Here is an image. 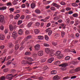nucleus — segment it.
I'll return each mask as SVG.
<instances>
[{"mask_svg":"<svg viewBox=\"0 0 80 80\" xmlns=\"http://www.w3.org/2000/svg\"><path fill=\"white\" fill-rule=\"evenodd\" d=\"M12 37V38H13L14 39H16V38H17V37H18V34L17 33L16 31H14L13 32Z\"/></svg>","mask_w":80,"mask_h":80,"instance_id":"nucleus-1","label":"nucleus"},{"mask_svg":"<svg viewBox=\"0 0 80 80\" xmlns=\"http://www.w3.org/2000/svg\"><path fill=\"white\" fill-rule=\"evenodd\" d=\"M22 65H25V64H28L29 65H32V62H30L28 61H26L25 60H23L22 62Z\"/></svg>","mask_w":80,"mask_h":80,"instance_id":"nucleus-2","label":"nucleus"},{"mask_svg":"<svg viewBox=\"0 0 80 80\" xmlns=\"http://www.w3.org/2000/svg\"><path fill=\"white\" fill-rule=\"evenodd\" d=\"M46 32H49L48 33V35L49 36L51 35L52 33V31L51 30V29L50 28H48L46 30Z\"/></svg>","mask_w":80,"mask_h":80,"instance_id":"nucleus-3","label":"nucleus"},{"mask_svg":"<svg viewBox=\"0 0 80 80\" xmlns=\"http://www.w3.org/2000/svg\"><path fill=\"white\" fill-rule=\"evenodd\" d=\"M4 16L1 15L0 16V22L2 23L4 22Z\"/></svg>","mask_w":80,"mask_h":80,"instance_id":"nucleus-4","label":"nucleus"},{"mask_svg":"<svg viewBox=\"0 0 80 80\" xmlns=\"http://www.w3.org/2000/svg\"><path fill=\"white\" fill-rule=\"evenodd\" d=\"M5 38L4 35L2 34H0V40H4Z\"/></svg>","mask_w":80,"mask_h":80,"instance_id":"nucleus-5","label":"nucleus"},{"mask_svg":"<svg viewBox=\"0 0 80 80\" xmlns=\"http://www.w3.org/2000/svg\"><path fill=\"white\" fill-rule=\"evenodd\" d=\"M9 29L10 31H13V27H16V26H13L12 24L9 25Z\"/></svg>","mask_w":80,"mask_h":80,"instance_id":"nucleus-6","label":"nucleus"},{"mask_svg":"<svg viewBox=\"0 0 80 80\" xmlns=\"http://www.w3.org/2000/svg\"><path fill=\"white\" fill-rule=\"evenodd\" d=\"M34 48L36 50H38L40 48V46L39 44H37L35 46Z\"/></svg>","mask_w":80,"mask_h":80,"instance_id":"nucleus-7","label":"nucleus"},{"mask_svg":"<svg viewBox=\"0 0 80 80\" xmlns=\"http://www.w3.org/2000/svg\"><path fill=\"white\" fill-rule=\"evenodd\" d=\"M60 77L58 75H56V76H54L53 77V80H59V79H60Z\"/></svg>","mask_w":80,"mask_h":80,"instance_id":"nucleus-8","label":"nucleus"},{"mask_svg":"<svg viewBox=\"0 0 80 80\" xmlns=\"http://www.w3.org/2000/svg\"><path fill=\"white\" fill-rule=\"evenodd\" d=\"M38 55L39 56H42L43 55V51H39L38 52Z\"/></svg>","mask_w":80,"mask_h":80,"instance_id":"nucleus-9","label":"nucleus"},{"mask_svg":"<svg viewBox=\"0 0 80 80\" xmlns=\"http://www.w3.org/2000/svg\"><path fill=\"white\" fill-rule=\"evenodd\" d=\"M53 60H54V58H51L48 60V63H51Z\"/></svg>","mask_w":80,"mask_h":80,"instance_id":"nucleus-10","label":"nucleus"},{"mask_svg":"<svg viewBox=\"0 0 80 80\" xmlns=\"http://www.w3.org/2000/svg\"><path fill=\"white\" fill-rule=\"evenodd\" d=\"M68 66V64L67 63H65L63 64H61L59 65V67H65L66 66Z\"/></svg>","mask_w":80,"mask_h":80,"instance_id":"nucleus-11","label":"nucleus"},{"mask_svg":"<svg viewBox=\"0 0 80 80\" xmlns=\"http://www.w3.org/2000/svg\"><path fill=\"white\" fill-rule=\"evenodd\" d=\"M50 51V50L49 48H46L45 49V52H46V53H49Z\"/></svg>","mask_w":80,"mask_h":80,"instance_id":"nucleus-12","label":"nucleus"},{"mask_svg":"<svg viewBox=\"0 0 80 80\" xmlns=\"http://www.w3.org/2000/svg\"><path fill=\"white\" fill-rule=\"evenodd\" d=\"M52 6H53L54 7H60V6L58 4H57V3L53 2L52 4Z\"/></svg>","mask_w":80,"mask_h":80,"instance_id":"nucleus-13","label":"nucleus"},{"mask_svg":"<svg viewBox=\"0 0 80 80\" xmlns=\"http://www.w3.org/2000/svg\"><path fill=\"white\" fill-rule=\"evenodd\" d=\"M5 59H3L2 58H0V62H1V63H4L5 62V59Z\"/></svg>","mask_w":80,"mask_h":80,"instance_id":"nucleus-14","label":"nucleus"},{"mask_svg":"<svg viewBox=\"0 0 80 80\" xmlns=\"http://www.w3.org/2000/svg\"><path fill=\"white\" fill-rule=\"evenodd\" d=\"M31 7L32 8H34L35 7V4L33 3H32L31 4Z\"/></svg>","mask_w":80,"mask_h":80,"instance_id":"nucleus-15","label":"nucleus"},{"mask_svg":"<svg viewBox=\"0 0 80 80\" xmlns=\"http://www.w3.org/2000/svg\"><path fill=\"white\" fill-rule=\"evenodd\" d=\"M29 62H32V61H33V59L32 58H28L27 57V58Z\"/></svg>","mask_w":80,"mask_h":80,"instance_id":"nucleus-16","label":"nucleus"},{"mask_svg":"<svg viewBox=\"0 0 80 80\" xmlns=\"http://www.w3.org/2000/svg\"><path fill=\"white\" fill-rule=\"evenodd\" d=\"M51 74L52 75H54L57 73V71L56 70L52 71L51 72Z\"/></svg>","mask_w":80,"mask_h":80,"instance_id":"nucleus-17","label":"nucleus"},{"mask_svg":"<svg viewBox=\"0 0 80 80\" xmlns=\"http://www.w3.org/2000/svg\"><path fill=\"white\" fill-rule=\"evenodd\" d=\"M6 9H7V7H6L0 8V10H6Z\"/></svg>","mask_w":80,"mask_h":80,"instance_id":"nucleus-18","label":"nucleus"},{"mask_svg":"<svg viewBox=\"0 0 80 80\" xmlns=\"http://www.w3.org/2000/svg\"><path fill=\"white\" fill-rule=\"evenodd\" d=\"M38 39H39V40H43V39L44 38L43 36H38Z\"/></svg>","mask_w":80,"mask_h":80,"instance_id":"nucleus-19","label":"nucleus"},{"mask_svg":"<svg viewBox=\"0 0 80 80\" xmlns=\"http://www.w3.org/2000/svg\"><path fill=\"white\" fill-rule=\"evenodd\" d=\"M32 38V36H29L26 38H25V40H26V41H27V40H28V39H30V38Z\"/></svg>","mask_w":80,"mask_h":80,"instance_id":"nucleus-20","label":"nucleus"},{"mask_svg":"<svg viewBox=\"0 0 80 80\" xmlns=\"http://www.w3.org/2000/svg\"><path fill=\"white\" fill-rule=\"evenodd\" d=\"M23 33V31L22 29H20L18 31V34L22 35Z\"/></svg>","mask_w":80,"mask_h":80,"instance_id":"nucleus-21","label":"nucleus"},{"mask_svg":"<svg viewBox=\"0 0 80 80\" xmlns=\"http://www.w3.org/2000/svg\"><path fill=\"white\" fill-rule=\"evenodd\" d=\"M31 54V52H25V55L28 56L29 55Z\"/></svg>","mask_w":80,"mask_h":80,"instance_id":"nucleus-22","label":"nucleus"},{"mask_svg":"<svg viewBox=\"0 0 80 80\" xmlns=\"http://www.w3.org/2000/svg\"><path fill=\"white\" fill-rule=\"evenodd\" d=\"M19 48V45L17 44L15 46V49L17 50Z\"/></svg>","mask_w":80,"mask_h":80,"instance_id":"nucleus-23","label":"nucleus"},{"mask_svg":"<svg viewBox=\"0 0 80 80\" xmlns=\"http://www.w3.org/2000/svg\"><path fill=\"white\" fill-rule=\"evenodd\" d=\"M35 12L36 13H40V11L38 9H36L35 10Z\"/></svg>","mask_w":80,"mask_h":80,"instance_id":"nucleus-24","label":"nucleus"},{"mask_svg":"<svg viewBox=\"0 0 80 80\" xmlns=\"http://www.w3.org/2000/svg\"><path fill=\"white\" fill-rule=\"evenodd\" d=\"M39 30L38 29H35L34 30V32L35 33L38 34V33H39Z\"/></svg>","mask_w":80,"mask_h":80,"instance_id":"nucleus-25","label":"nucleus"},{"mask_svg":"<svg viewBox=\"0 0 80 80\" xmlns=\"http://www.w3.org/2000/svg\"><path fill=\"white\" fill-rule=\"evenodd\" d=\"M61 52L59 51H58L56 52V55L57 56L60 55L61 54Z\"/></svg>","mask_w":80,"mask_h":80,"instance_id":"nucleus-26","label":"nucleus"},{"mask_svg":"<svg viewBox=\"0 0 80 80\" xmlns=\"http://www.w3.org/2000/svg\"><path fill=\"white\" fill-rule=\"evenodd\" d=\"M60 63V62L59 61H57L55 62L54 64L55 65H59Z\"/></svg>","mask_w":80,"mask_h":80,"instance_id":"nucleus-27","label":"nucleus"},{"mask_svg":"<svg viewBox=\"0 0 80 80\" xmlns=\"http://www.w3.org/2000/svg\"><path fill=\"white\" fill-rule=\"evenodd\" d=\"M62 57H63V55L61 54L59 55H58V56H57V57L58 58H62Z\"/></svg>","mask_w":80,"mask_h":80,"instance_id":"nucleus-28","label":"nucleus"},{"mask_svg":"<svg viewBox=\"0 0 80 80\" xmlns=\"http://www.w3.org/2000/svg\"><path fill=\"white\" fill-rule=\"evenodd\" d=\"M40 25V23L38 22H37L35 23V26H36V27H39Z\"/></svg>","mask_w":80,"mask_h":80,"instance_id":"nucleus-29","label":"nucleus"},{"mask_svg":"<svg viewBox=\"0 0 80 80\" xmlns=\"http://www.w3.org/2000/svg\"><path fill=\"white\" fill-rule=\"evenodd\" d=\"M48 68V67L47 66H45L43 68V70H47Z\"/></svg>","mask_w":80,"mask_h":80,"instance_id":"nucleus-30","label":"nucleus"},{"mask_svg":"<svg viewBox=\"0 0 80 80\" xmlns=\"http://www.w3.org/2000/svg\"><path fill=\"white\" fill-rule=\"evenodd\" d=\"M70 59V56H67L65 58V60H69Z\"/></svg>","mask_w":80,"mask_h":80,"instance_id":"nucleus-31","label":"nucleus"},{"mask_svg":"<svg viewBox=\"0 0 80 80\" xmlns=\"http://www.w3.org/2000/svg\"><path fill=\"white\" fill-rule=\"evenodd\" d=\"M80 71V68H77L75 69V72H78Z\"/></svg>","mask_w":80,"mask_h":80,"instance_id":"nucleus-32","label":"nucleus"},{"mask_svg":"<svg viewBox=\"0 0 80 80\" xmlns=\"http://www.w3.org/2000/svg\"><path fill=\"white\" fill-rule=\"evenodd\" d=\"M78 15V14L77 13H74L72 15V16L74 17H77Z\"/></svg>","mask_w":80,"mask_h":80,"instance_id":"nucleus-33","label":"nucleus"},{"mask_svg":"<svg viewBox=\"0 0 80 80\" xmlns=\"http://www.w3.org/2000/svg\"><path fill=\"white\" fill-rule=\"evenodd\" d=\"M19 17H20V15L18 14L15 17V19H18V18H19Z\"/></svg>","mask_w":80,"mask_h":80,"instance_id":"nucleus-34","label":"nucleus"},{"mask_svg":"<svg viewBox=\"0 0 80 80\" xmlns=\"http://www.w3.org/2000/svg\"><path fill=\"white\" fill-rule=\"evenodd\" d=\"M72 5L73 7H77L78 6V4L76 3H73L72 4Z\"/></svg>","mask_w":80,"mask_h":80,"instance_id":"nucleus-35","label":"nucleus"},{"mask_svg":"<svg viewBox=\"0 0 80 80\" xmlns=\"http://www.w3.org/2000/svg\"><path fill=\"white\" fill-rule=\"evenodd\" d=\"M12 62V60H10L8 61L7 63V65H10V63H11Z\"/></svg>","mask_w":80,"mask_h":80,"instance_id":"nucleus-36","label":"nucleus"},{"mask_svg":"<svg viewBox=\"0 0 80 80\" xmlns=\"http://www.w3.org/2000/svg\"><path fill=\"white\" fill-rule=\"evenodd\" d=\"M78 42V41H76L75 40H74L72 41V43H73V44H76V43H77Z\"/></svg>","mask_w":80,"mask_h":80,"instance_id":"nucleus-37","label":"nucleus"},{"mask_svg":"<svg viewBox=\"0 0 80 80\" xmlns=\"http://www.w3.org/2000/svg\"><path fill=\"white\" fill-rule=\"evenodd\" d=\"M1 80H5V76H2L0 78Z\"/></svg>","mask_w":80,"mask_h":80,"instance_id":"nucleus-38","label":"nucleus"},{"mask_svg":"<svg viewBox=\"0 0 80 80\" xmlns=\"http://www.w3.org/2000/svg\"><path fill=\"white\" fill-rule=\"evenodd\" d=\"M60 18V17L57 16L54 18V20H58Z\"/></svg>","mask_w":80,"mask_h":80,"instance_id":"nucleus-39","label":"nucleus"},{"mask_svg":"<svg viewBox=\"0 0 80 80\" xmlns=\"http://www.w3.org/2000/svg\"><path fill=\"white\" fill-rule=\"evenodd\" d=\"M66 11H69V10H71V8L69 7H67L66 8Z\"/></svg>","mask_w":80,"mask_h":80,"instance_id":"nucleus-40","label":"nucleus"},{"mask_svg":"<svg viewBox=\"0 0 80 80\" xmlns=\"http://www.w3.org/2000/svg\"><path fill=\"white\" fill-rule=\"evenodd\" d=\"M45 39L46 40H48V37L47 35H45Z\"/></svg>","mask_w":80,"mask_h":80,"instance_id":"nucleus-41","label":"nucleus"},{"mask_svg":"<svg viewBox=\"0 0 80 80\" xmlns=\"http://www.w3.org/2000/svg\"><path fill=\"white\" fill-rule=\"evenodd\" d=\"M60 3L62 5H65V3L63 2H61Z\"/></svg>","mask_w":80,"mask_h":80,"instance_id":"nucleus-42","label":"nucleus"},{"mask_svg":"<svg viewBox=\"0 0 80 80\" xmlns=\"http://www.w3.org/2000/svg\"><path fill=\"white\" fill-rule=\"evenodd\" d=\"M32 22H29L28 25V27H30L32 26Z\"/></svg>","mask_w":80,"mask_h":80,"instance_id":"nucleus-43","label":"nucleus"},{"mask_svg":"<svg viewBox=\"0 0 80 80\" xmlns=\"http://www.w3.org/2000/svg\"><path fill=\"white\" fill-rule=\"evenodd\" d=\"M50 9L52 10H55V8L53 7H51Z\"/></svg>","mask_w":80,"mask_h":80,"instance_id":"nucleus-44","label":"nucleus"},{"mask_svg":"<svg viewBox=\"0 0 80 80\" xmlns=\"http://www.w3.org/2000/svg\"><path fill=\"white\" fill-rule=\"evenodd\" d=\"M61 34H62V37H63V36L65 35V33L64 32H62Z\"/></svg>","mask_w":80,"mask_h":80,"instance_id":"nucleus-45","label":"nucleus"},{"mask_svg":"<svg viewBox=\"0 0 80 80\" xmlns=\"http://www.w3.org/2000/svg\"><path fill=\"white\" fill-rule=\"evenodd\" d=\"M0 28L1 30H3V29H4V27H3V26H1L0 27Z\"/></svg>","mask_w":80,"mask_h":80,"instance_id":"nucleus-46","label":"nucleus"},{"mask_svg":"<svg viewBox=\"0 0 80 80\" xmlns=\"http://www.w3.org/2000/svg\"><path fill=\"white\" fill-rule=\"evenodd\" d=\"M26 5L27 7H29L30 6V4H29L28 2H26Z\"/></svg>","mask_w":80,"mask_h":80,"instance_id":"nucleus-47","label":"nucleus"},{"mask_svg":"<svg viewBox=\"0 0 80 80\" xmlns=\"http://www.w3.org/2000/svg\"><path fill=\"white\" fill-rule=\"evenodd\" d=\"M44 46V47H49V44H47V43H44L43 44Z\"/></svg>","mask_w":80,"mask_h":80,"instance_id":"nucleus-48","label":"nucleus"},{"mask_svg":"<svg viewBox=\"0 0 80 80\" xmlns=\"http://www.w3.org/2000/svg\"><path fill=\"white\" fill-rule=\"evenodd\" d=\"M52 45H54V46H55L57 45V43L56 42H52Z\"/></svg>","mask_w":80,"mask_h":80,"instance_id":"nucleus-49","label":"nucleus"},{"mask_svg":"<svg viewBox=\"0 0 80 80\" xmlns=\"http://www.w3.org/2000/svg\"><path fill=\"white\" fill-rule=\"evenodd\" d=\"M7 5L8 6H11V5H12V3H11V2H8L7 3Z\"/></svg>","mask_w":80,"mask_h":80,"instance_id":"nucleus-50","label":"nucleus"},{"mask_svg":"<svg viewBox=\"0 0 80 80\" xmlns=\"http://www.w3.org/2000/svg\"><path fill=\"white\" fill-rule=\"evenodd\" d=\"M54 55H55V54L53 53H52L50 54V57H53L54 56Z\"/></svg>","mask_w":80,"mask_h":80,"instance_id":"nucleus-51","label":"nucleus"},{"mask_svg":"<svg viewBox=\"0 0 80 80\" xmlns=\"http://www.w3.org/2000/svg\"><path fill=\"white\" fill-rule=\"evenodd\" d=\"M40 21H41V22H46V20L45 19H41Z\"/></svg>","mask_w":80,"mask_h":80,"instance_id":"nucleus-52","label":"nucleus"},{"mask_svg":"<svg viewBox=\"0 0 80 80\" xmlns=\"http://www.w3.org/2000/svg\"><path fill=\"white\" fill-rule=\"evenodd\" d=\"M3 71L4 72H7L8 71V69H4L3 70Z\"/></svg>","mask_w":80,"mask_h":80,"instance_id":"nucleus-53","label":"nucleus"},{"mask_svg":"<svg viewBox=\"0 0 80 80\" xmlns=\"http://www.w3.org/2000/svg\"><path fill=\"white\" fill-rule=\"evenodd\" d=\"M9 17L11 19H12V18H13V15H12V14L9 15Z\"/></svg>","mask_w":80,"mask_h":80,"instance_id":"nucleus-54","label":"nucleus"},{"mask_svg":"<svg viewBox=\"0 0 80 80\" xmlns=\"http://www.w3.org/2000/svg\"><path fill=\"white\" fill-rule=\"evenodd\" d=\"M22 23V21L21 20L19 21L18 22V25H20V24Z\"/></svg>","mask_w":80,"mask_h":80,"instance_id":"nucleus-55","label":"nucleus"},{"mask_svg":"<svg viewBox=\"0 0 80 80\" xmlns=\"http://www.w3.org/2000/svg\"><path fill=\"white\" fill-rule=\"evenodd\" d=\"M9 10L10 11V12H13L14 9L13 8H10L9 9Z\"/></svg>","mask_w":80,"mask_h":80,"instance_id":"nucleus-56","label":"nucleus"},{"mask_svg":"<svg viewBox=\"0 0 80 80\" xmlns=\"http://www.w3.org/2000/svg\"><path fill=\"white\" fill-rule=\"evenodd\" d=\"M76 77L75 76H72L71 78V79H73L74 78H76Z\"/></svg>","mask_w":80,"mask_h":80,"instance_id":"nucleus-57","label":"nucleus"},{"mask_svg":"<svg viewBox=\"0 0 80 80\" xmlns=\"http://www.w3.org/2000/svg\"><path fill=\"white\" fill-rule=\"evenodd\" d=\"M22 8H25L26 7V5H25V4H23L22 5Z\"/></svg>","mask_w":80,"mask_h":80,"instance_id":"nucleus-58","label":"nucleus"},{"mask_svg":"<svg viewBox=\"0 0 80 80\" xmlns=\"http://www.w3.org/2000/svg\"><path fill=\"white\" fill-rule=\"evenodd\" d=\"M25 33L26 35H28V34H29V31H26L25 32Z\"/></svg>","mask_w":80,"mask_h":80,"instance_id":"nucleus-59","label":"nucleus"},{"mask_svg":"<svg viewBox=\"0 0 80 80\" xmlns=\"http://www.w3.org/2000/svg\"><path fill=\"white\" fill-rule=\"evenodd\" d=\"M8 30L7 29H5L4 31L5 33H8Z\"/></svg>","mask_w":80,"mask_h":80,"instance_id":"nucleus-60","label":"nucleus"},{"mask_svg":"<svg viewBox=\"0 0 80 80\" xmlns=\"http://www.w3.org/2000/svg\"><path fill=\"white\" fill-rule=\"evenodd\" d=\"M45 62V59H41V62Z\"/></svg>","mask_w":80,"mask_h":80,"instance_id":"nucleus-61","label":"nucleus"},{"mask_svg":"<svg viewBox=\"0 0 80 80\" xmlns=\"http://www.w3.org/2000/svg\"><path fill=\"white\" fill-rule=\"evenodd\" d=\"M5 47V46L3 45V46H1L0 47V48H1V49H3V48H4Z\"/></svg>","mask_w":80,"mask_h":80,"instance_id":"nucleus-62","label":"nucleus"},{"mask_svg":"<svg viewBox=\"0 0 80 80\" xmlns=\"http://www.w3.org/2000/svg\"><path fill=\"white\" fill-rule=\"evenodd\" d=\"M13 46V45H12V43H10L9 44V47H12Z\"/></svg>","mask_w":80,"mask_h":80,"instance_id":"nucleus-63","label":"nucleus"},{"mask_svg":"<svg viewBox=\"0 0 80 80\" xmlns=\"http://www.w3.org/2000/svg\"><path fill=\"white\" fill-rule=\"evenodd\" d=\"M51 24L50 23H48L47 26V27H50V25H51Z\"/></svg>","mask_w":80,"mask_h":80,"instance_id":"nucleus-64","label":"nucleus"}]
</instances>
